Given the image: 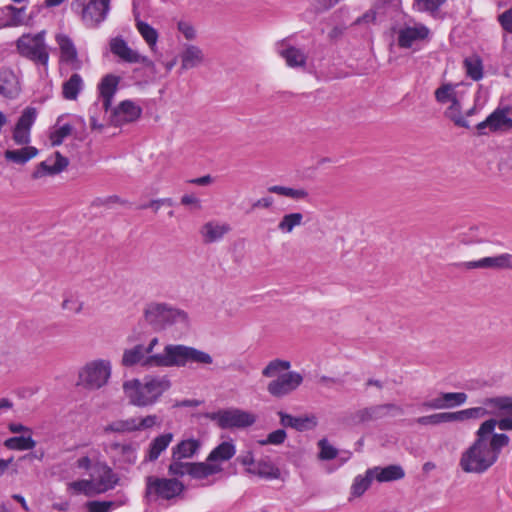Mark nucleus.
Returning a JSON list of instances; mask_svg holds the SVG:
<instances>
[{"instance_id": "obj_1", "label": "nucleus", "mask_w": 512, "mask_h": 512, "mask_svg": "<svg viewBox=\"0 0 512 512\" xmlns=\"http://www.w3.org/2000/svg\"><path fill=\"white\" fill-rule=\"evenodd\" d=\"M496 426L502 431H512V416L499 420L491 417L480 424L475 440L461 454L459 466L464 472L482 474L497 462L510 438L504 433H494Z\"/></svg>"}, {"instance_id": "obj_2", "label": "nucleus", "mask_w": 512, "mask_h": 512, "mask_svg": "<svg viewBox=\"0 0 512 512\" xmlns=\"http://www.w3.org/2000/svg\"><path fill=\"white\" fill-rule=\"evenodd\" d=\"M170 387L171 381L165 375L147 376L143 381L132 379L123 383V391L129 404L136 407L154 405Z\"/></svg>"}, {"instance_id": "obj_3", "label": "nucleus", "mask_w": 512, "mask_h": 512, "mask_svg": "<svg viewBox=\"0 0 512 512\" xmlns=\"http://www.w3.org/2000/svg\"><path fill=\"white\" fill-rule=\"evenodd\" d=\"M290 361L274 359L263 368L262 375L274 378L267 385V392L274 398H284L292 394L303 382V376L296 371H288Z\"/></svg>"}, {"instance_id": "obj_4", "label": "nucleus", "mask_w": 512, "mask_h": 512, "mask_svg": "<svg viewBox=\"0 0 512 512\" xmlns=\"http://www.w3.org/2000/svg\"><path fill=\"white\" fill-rule=\"evenodd\" d=\"M188 362L210 365L213 358L204 351L181 344H168L162 353L150 358V364L157 367H184Z\"/></svg>"}, {"instance_id": "obj_5", "label": "nucleus", "mask_w": 512, "mask_h": 512, "mask_svg": "<svg viewBox=\"0 0 512 512\" xmlns=\"http://www.w3.org/2000/svg\"><path fill=\"white\" fill-rule=\"evenodd\" d=\"M121 78L114 74L105 75L98 84V101L93 103L89 110L90 127L92 130H101L104 127L101 119L111 108L113 98L118 90Z\"/></svg>"}, {"instance_id": "obj_6", "label": "nucleus", "mask_w": 512, "mask_h": 512, "mask_svg": "<svg viewBox=\"0 0 512 512\" xmlns=\"http://www.w3.org/2000/svg\"><path fill=\"white\" fill-rule=\"evenodd\" d=\"M111 372L112 365L109 360H91L79 369L76 385L87 391L99 390L107 385Z\"/></svg>"}, {"instance_id": "obj_7", "label": "nucleus", "mask_w": 512, "mask_h": 512, "mask_svg": "<svg viewBox=\"0 0 512 512\" xmlns=\"http://www.w3.org/2000/svg\"><path fill=\"white\" fill-rule=\"evenodd\" d=\"M185 490L183 482L177 478L147 476L145 478V498L150 502L170 501L180 496Z\"/></svg>"}, {"instance_id": "obj_8", "label": "nucleus", "mask_w": 512, "mask_h": 512, "mask_svg": "<svg viewBox=\"0 0 512 512\" xmlns=\"http://www.w3.org/2000/svg\"><path fill=\"white\" fill-rule=\"evenodd\" d=\"M111 0H72L70 8L88 28L98 27L108 16Z\"/></svg>"}, {"instance_id": "obj_9", "label": "nucleus", "mask_w": 512, "mask_h": 512, "mask_svg": "<svg viewBox=\"0 0 512 512\" xmlns=\"http://www.w3.org/2000/svg\"><path fill=\"white\" fill-rule=\"evenodd\" d=\"M145 320L156 329H164L168 325L187 322V314L166 304L151 303L144 310Z\"/></svg>"}, {"instance_id": "obj_10", "label": "nucleus", "mask_w": 512, "mask_h": 512, "mask_svg": "<svg viewBox=\"0 0 512 512\" xmlns=\"http://www.w3.org/2000/svg\"><path fill=\"white\" fill-rule=\"evenodd\" d=\"M17 50L23 56L43 66L48 65L49 53L45 44V32L25 34L17 40Z\"/></svg>"}, {"instance_id": "obj_11", "label": "nucleus", "mask_w": 512, "mask_h": 512, "mask_svg": "<svg viewBox=\"0 0 512 512\" xmlns=\"http://www.w3.org/2000/svg\"><path fill=\"white\" fill-rule=\"evenodd\" d=\"M465 412L467 421L485 416L512 414V397L507 395L486 397L482 400L481 406L466 408Z\"/></svg>"}, {"instance_id": "obj_12", "label": "nucleus", "mask_w": 512, "mask_h": 512, "mask_svg": "<svg viewBox=\"0 0 512 512\" xmlns=\"http://www.w3.org/2000/svg\"><path fill=\"white\" fill-rule=\"evenodd\" d=\"M210 419L216 421L223 429L246 428L256 422L254 414L238 408L219 410L212 413Z\"/></svg>"}, {"instance_id": "obj_13", "label": "nucleus", "mask_w": 512, "mask_h": 512, "mask_svg": "<svg viewBox=\"0 0 512 512\" xmlns=\"http://www.w3.org/2000/svg\"><path fill=\"white\" fill-rule=\"evenodd\" d=\"M511 107L508 105L497 107L484 121L476 125L478 135L506 132L512 130Z\"/></svg>"}, {"instance_id": "obj_14", "label": "nucleus", "mask_w": 512, "mask_h": 512, "mask_svg": "<svg viewBox=\"0 0 512 512\" xmlns=\"http://www.w3.org/2000/svg\"><path fill=\"white\" fill-rule=\"evenodd\" d=\"M158 344L159 339L157 337H153L149 340L146 346L143 344H137L130 349H126L123 352L122 364L126 367L134 366L136 364H140L146 368L157 367V365L150 364V358L155 356L156 353H153V351Z\"/></svg>"}, {"instance_id": "obj_15", "label": "nucleus", "mask_w": 512, "mask_h": 512, "mask_svg": "<svg viewBox=\"0 0 512 512\" xmlns=\"http://www.w3.org/2000/svg\"><path fill=\"white\" fill-rule=\"evenodd\" d=\"M394 32L397 34L399 47L411 48L414 43L426 39L430 31L424 24L409 19L395 27Z\"/></svg>"}, {"instance_id": "obj_16", "label": "nucleus", "mask_w": 512, "mask_h": 512, "mask_svg": "<svg viewBox=\"0 0 512 512\" xmlns=\"http://www.w3.org/2000/svg\"><path fill=\"white\" fill-rule=\"evenodd\" d=\"M110 51L126 63H141L146 68L154 71L155 64L147 56L139 54L132 49L122 37H115L110 40Z\"/></svg>"}, {"instance_id": "obj_17", "label": "nucleus", "mask_w": 512, "mask_h": 512, "mask_svg": "<svg viewBox=\"0 0 512 512\" xmlns=\"http://www.w3.org/2000/svg\"><path fill=\"white\" fill-rule=\"evenodd\" d=\"M277 54L282 57L290 68H304L306 66V53L290 42V38H284L275 44Z\"/></svg>"}, {"instance_id": "obj_18", "label": "nucleus", "mask_w": 512, "mask_h": 512, "mask_svg": "<svg viewBox=\"0 0 512 512\" xmlns=\"http://www.w3.org/2000/svg\"><path fill=\"white\" fill-rule=\"evenodd\" d=\"M468 395L464 392H440L435 398L426 400L422 407L430 410H444L459 407L467 402Z\"/></svg>"}, {"instance_id": "obj_19", "label": "nucleus", "mask_w": 512, "mask_h": 512, "mask_svg": "<svg viewBox=\"0 0 512 512\" xmlns=\"http://www.w3.org/2000/svg\"><path fill=\"white\" fill-rule=\"evenodd\" d=\"M461 267L471 269H493V270H512V254L502 253L496 256L483 257L478 260L466 261Z\"/></svg>"}, {"instance_id": "obj_20", "label": "nucleus", "mask_w": 512, "mask_h": 512, "mask_svg": "<svg viewBox=\"0 0 512 512\" xmlns=\"http://www.w3.org/2000/svg\"><path fill=\"white\" fill-rule=\"evenodd\" d=\"M56 43L60 50V62L66 64L71 70H80L82 68V61L78 57L77 49L72 39L62 33L55 36Z\"/></svg>"}, {"instance_id": "obj_21", "label": "nucleus", "mask_w": 512, "mask_h": 512, "mask_svg": "<svg viewBox=\"0 0 512 512\" xmlns=\"http://www.w3.org/2000/svg\"><path fill=\"white\" fill-rule=\"evenodd\" d=\"M91 477L96 484V493L98 494L113 489L119 482L118 475L104 463H97L93 466Z\"/></svg>"}, {"instance_id": "obj_22", "label": "nucleus", "mask_w": 512, "mask_h": 512, "mask_svg": "<svg viewBox=\"0 0 512 512\" xmlns=\"http://www.w3.org/2000/svg\"><path fill=\"white\" fill-rule=\"evenodd\" d=\"M141 113L140 106L131 100H124L111 112L110 122L114 126H121L137 120Z\"/></svg>"}, {"instance_id": "obj_23", "label": "nucleus", "mask_w": 512, "mask_h": 512, "mask_svg": "<svg viewBox=\"0 0 512 512\" xmlns=\"http://www.w3.org/2000/svg\"><path fill=\"white\" fill-rule=\"evenodd\" d=\"M231 231V226L226 222L210 220L200 228V235L205 244L221 241Z\"/></svg>"}, {"instance_id": "obj_24", "label": "nucleus", "mask_w": 512, "mask_h": 512, "mask_svg": "<svg viewBox=\"0 0 512 512\" xmlns=\"http://www.w3.org/2000/svg\"><path fill=\"white\" fill-rule=\"evenodd\" d=\"M21 87L18 76L10 68H0V95L7 99H15Z\"/></svg>"}, {"instance_id": "obj_25", "label": "nucleus", "mask_w": 512, "mask_h": 512, "mask_svg": "<svg viewBox=\"0 0 512 512\" xmlns=\"http://www.w3.org/2000/svg\"><path fill=\"white\" fill-rule=\"evenodd\" d=\"M29 18L26 17V7L7 5L0 9V29L4 27H18L26 25Z\"/></svg>"}, {"instance_id": "obj_26", "label": "nucleus", "mask_w": 512, "mask_h": 512, "mask_svg": "<svg viewBox=\"0 0 512 512\" xmlns=\"http://www.w3.org/2000/svg\"><path fill=\"white\" fill-rule=\"evenodd\" d=\"M403 409L392 403L375 405L358 411L357 416L360 421H372L384 418L391 414H402Z\"/></svg>"}, {"instance_id": "obj_27", "label": "nucleus", "mask_w": 512, "mask_h": 512, "mask_svg": "<svg viewBox=\"0 0 512 512\" xmlns=\"http://www.w3.org/2000/svg\"><path fill=\"white\" fill-rule=\"evenodd\" d=\"M69 164L68 158L61 155L60 152H55L54 159L49 158L42 161L33 172V178L38 179L45 175H54L62 172Z\"/></svg>"}, {"instance_id": "obj_28", "label": "nucleus", "mask_w": 512, "mask_h": 512, "mask_svg": "<svg viewBox=\"0 0 512 512\" xmlns=\"http://www.w3.org/2000/svg\"><path fill=\"white\" fill-rule=\"evenodd\" d=\"M280 423L284 427H291L297 431L311 430L317 426V419L315 416H301L294 417L285 412H278Z\"/></svg>"}, {"instance_id": "obj_29", "label": "nucleus", "mask_w": 512, "mask_h": 512, "mask_svg": "<svg viewBox=\"0 0 512 512\" xmlns=\"http://www.w3.org/2000/svg\"><path fill=\"white\" fill-rule=\"evenodd\" d=\"M173 440L172 433H164L155 437L149 444L144 462H154L164 452Z\"/></svg>"}, {"instance_id": "obj_30", "label": "nucleus", "mask_w": 512, "mask_h": 512, "mask_svg": "<svg viewBox=\"0 0 512 512\" xmlns=\"http://www.w3.org/2000/svg\"><path fill=\"white\" fill-rule=\"evenodd\" d=\"M368 474L374 475L378 482H390L404 478L405 471L400 465H388L386 467L370 468Z\"/></svg>"}, {"instance_id": "obj_31", "label": "nucleus", "mask_w": 512, "mask_h": 512, "mask_svg": "<svg viewBox=\"0 0 512 512\" xmlns=\"http://www.w3.org/2000/svg\"><path fill=\"white\" fill-rule=\"evenodd\" d=\"M222 471V465L212 463L207 458L205 462H192L190 477L196 480H204Z\"/></svg>"}, {"instance_id": "obj_32", "label": "nucleus", "mask_w": 512, "mask_h": 512, "mask_svg": "<svg viewBox=\"0 0 512 512\" xmlns=\"http://www.w3.org/2000/svg\"><path fill=\"white\" fill-rule=\"evenodd\" d=\"M201 443L196 439H186L179 442L172 448V458L175 459H190L193 458L199 451Z\"/></svg>"}, {"instance_id": "obj_33", "label": "nucleus", "mask_w": 512, "mask_h": 512, "mask_svg": "<svg viewBox=\"0 0 512 512\" xmlns=\"http://www.w3.org/2000/svg\"><path fill=\"white\" fill-rule=\"evenodd\" d=\"M204 61L203 51L195 45H187L181 54V67L184 70L195 68Z\"/></svg>"}, {"instance_id": "obj_34", "label": "nucleus", "mask_w": 512, "mask_h": 512, "mask_svg": "<svg viewBox=\"0 0 512 512\" xmlns=\"http://www.w3.org/2000/svg\"><path fill=\"white\" fill-rule=\"evenodd\" d=\"M247 472L267 480L277 479L280 476V470L268 459L257 461L253 468H247Z\"/></svg>"}, {"instance_id": "obj_35", "label": "nucleus", "mask_w": 512, "mask_h": 512, "mask_svg": "<svg viewBox=\"0 0 512 512\" xmlns=\"http://www.w3.org/2000/svg\"><path fill=\"white\" fill-rule=\"evenodd\" d=\"M135 27L150 50L155 52L159 38L157 30L138 16L135 17Z\"/></svg>"}, {"instance_id": "obj_36", "label": "nucleus", "mask_w": 512, "mask_h": 512, "mask_svg": "<svg viewBox=\"0 0 512 512\" xmlns=\"http://www.w3.org/2000/svg\"><path fill=\"white\" fill-rule=\"evenodd\" d=\"M236 453V447L232 441H224L216 446L208 455L212 463H219L230 460Z\"/></svg>"}, {"instance_id": "obj_37", "label": "nucleus", "mask_w": 512, "mask_h": 512, "mask_svg": "<svg viewBox=\"0 0 512 512\" xmlns=\"http://www.w3.org/2000/svg\"><path fill=\"white\" fill-rule=\"evenodd\" d=\"M268 192L288 197L295 201H309L310 194L305 188H293L281 185L268 187Z\"/></svg>"}, {"instance_id": "obj_38", "label": "nucleus", "mask_w": 512, "mask_h": 512, "mask_svg": "<svg viewBox=\"0 0 512 512\" xmlns=\"http://www.w3.org/2000/svg\"><path fill=\"white\" fill-rule=\"evenodd\" d=\"M84 88V81L78 73H74L62 84V95L66 100H76Z\"/></svg>"}, {"instance_id": "obj_39", "label": "nucleus", "mask_w": 512, "mask_h": 512, "mask_svg": "<svg viewBox=\"0 0 512 512\" xmlns=\"http://www.w3.org/2000/svg\"><path fill=\"white\" fill-rule=\"evenodd\" d=\"M456 87L457 85L451 83L442 84L435 91V99L438 103L445 104L451 103V110L458 106V99L456 97Z\"/></svg>"}, {"instance_id": "obj_40", "label": "nucleus", "mask_w": 512, "mask_h": 512, "mask_svg": "<svg viewBox=\"0 0 512 512\" xmlns=\"http://www.w3.org/2000/svg\"><path fill=\"white\" fill-rule=\"evenodd\" d=\"M127 501L128 499L125 495L114 501L93 500L86 503V509L88 512H111L113 509L125 505Z\"/></svg>"}, {"instance_id": "obj_41", "label": "nucleus", "mask_w": 512, "mask_h": 512, "mask_svg": "<svg viewBox=\"0 0 512 512\" xmlns=\"http://www.w3.org/2000/svg\"><path fill=\"white\" fill-rule=\"evenodd\" d=\"M38 154V150L33 146H26L18 150H6L5 159L16 164H25Z\"/></svg>"}, {"instance_id": "obj_42", "label": "nucleus", "mask_w": 512, "mask_h": 512, "mask_svg": "<svg viewBox=\"0 0 512 512\" xmlns=\"http://www.w3.org/2000/svg\"><path fill=\"white\" fill-rule=\"evenodd\" d=\"M304 216L300 212L287 213L278 222L277 229L283 234H290L303 224Z\"/></svg>"}, {"instance_id": "obj_43", "label": "nucleus", "mask_w": 512, "mask_h": 512, "mask_svg": "<svg viewBox=\"0 0 512 512\" xmlns=\"http://www.w3.org/2000/svg\"><path fill=\"white\" fill-rule=\"evenodd\" d=\"M118 457V461L127 465L135 464L137 460L136 448L130 444L115 443L111 446Z\"/></svg>"}, {"instance_id": "obj_44", "label": "nucleus", "mask_w": 512, "mask_h": 512, "mask_svg": "<svg viewBox=\"0 0 512 512\" xmlns=\"http://www.w3.org/2000/svg\"><path fill=\"white\" fill-rule=\"evenodd\" d=\"M466 412L465 409L458 410L454 412H440L430 415V425H439L442 423H452V422H466Z\"/></svg>"}, {"instance_id": "obj_45", "label": "nucleus", "mask_w": 512, "mask_h": 512, "mask_svg": "<svg viewBox=\"0 0 512 512\" xmlns=\"http://www.w3.org/2000/svg\"><path fill=\"white\" fill-rule=\"evenodd\" d=\"M105 434L108 433H133L136 431L135 418L118 419L107 424L103 428Z\"/></svg>"}, {"instance_id": "obj_46", "label": "nucleus", "mask_w": 512, "mask_h": 512, "mask_svg": "<svg viewBox=\"0 0 512 512\" xmlns=\"http://www.w3.org/2000/svg\"><path fill=\"white\" fill-rule=\"evenodd\" d=\"M464 68L468 77L474 81L483 78V64L479 56L473 55L465 58Z\"/></svg>"}, {"instance_id": "obj_47", "label": "nucleus", "mask_w": 512, "mask_h": 512, "mask_svg": "<svg viewBox=\"0 0 512 512\" xmlns=\"http://www.w3.org/2000/svg\"><path fill=\"white\" fill-rule=\"evenodd\" d=\"M4 445L10 450H30L36 446V441L29 436H15L5 440Z\"/></svg>"}, {"instance_id": "obj_48", "label": "nucleus", "mask_w": 512, "mask_h": 512, "mask_svg": "<svg viewBox=\"0 0 512 512\" xmlns=\"http://www.w3.org/2000/svg\"><path fill=\"white\" fill-rule=\"evenodd\" d=\"M183 459H175L171 457V463L168 466L169 475L172 478L183 477L191 474L192 462H183Z\"/></svg>"}, {"instance_id": "obj_49", "label": "nucleus", "mask_w": 512, "mask_h": 512, "mask_svg": "<svg viewBox=\"0 0 512 512\" xmlns=\"http://www.w3.org/2000/svg\"><path fill=\"white\" fill-rule=\"evenodd\" d=\"M68 488L77 494H84L86 496L97 494L96 484L92 478L71 482L68 484Z\"/></svg>"}, {"instance_id": "obj_50", "label": "nucleus", "mask_w": 512, "mask_h": 512, "mask_svg": "<svg viewBox=\"0 0 512 512\" xmlns=\"http://www.w3.org/2000/svg\"><path fill=\"white\" fill-rule=\"evenodd\" d=\"M373 479L374 475H369L368 470L364 476L358 475L351 486V493L356 497L361 496L370 487Z\"/></svg>"}, {"instance_id": "obj_51", "label": "nucleus", "mask_w": 512, "mask_h": 512, "mask_svg": "<svg viewBox=\"0 0 512 512\" xmlns=\"http://www.w3.org/2000/svg\"><path fill=\"white\" fill-rule=\"evenodd\" d=\"M446 0H413V8L419 12L435 14Z\"/></svg>"}, {"instance_id": "obj_52", "label": "nucleus", "mask_w": 512, "mask_h": 512, "mask_svg": "<svg viewBox=\"0 0 512 512\" xmlns=\"http://www.w3.org/2000/svg\"><path fill=\"white\" fill-rule=\"evenodd\" d=\"M136 424V431H145L153 428L154 426H160L161 420L156 414L146 415L144 417H134Z\"/></svg>"}, {"instance_id": "obj_53", "label": "nucleus", "mask_w": 512, "mask_h": 512, "mask_svg": "<svg viewBox=\"0 0 512 512\" xmlns=\"http://www.w3.org/2000/svg\"><path fill=\"white\" fill-rule=\"evenodd\" d=\"M36 115H37V112H36L35 108L27 107L22 112V114L16 124V127L30 130L33 123L36 120Z\"/></svg>"}, {"instance_id": "obj_54", "label": "nucleus", "mask_w": 512, "mask_h": 512, "mask_svg": "<svg viewBox=\"0 0 512 512\" xmlns=\"http://www.w3.org/2000/svg\"><path fill=\"white\" fill-rule=\"evenodd\" d=\"M72 132V126L69 124H64L59 127L55 131H53L50 135V140L53 146H58L62 144L64 139L69 136Z\"/></svg>"}, {"instance_id": "obj_55", "label": "nucleus", "mask_w": 512, "mask_h": 512, "mask_svg": "<svg viewBox=\"0 0 512 512\" xmlns=\"http://www.w3.org/2000/svg\"><path fill=\"white\" fill-rule=\"evenodd\" d=\"M318 446L320 448L319 458L322 460L334 459L338 454L337 449L330 445L326 439H321Z\"/></svg>"}, {"instance_id": "obj_56", "label": "nucleus", "mask_w": 512, "mask_h": 512, "mask_svg": "<svg viewBox=\"0 0 512 512\" xmlns=\"http://www.w3.org/2000/svg\"><path fill=\"white\" fill-rule=\"evenodd\" d=\"M287 437L285 430L278 429L268 434L266 439L259 440L258 443L262 446L272 444V445H280L282 444Z\"/></svg>"}, {"instance_id": "obj_57", "label": "nucleus", "mask_w": 512, "mask_h": 512, "mask_svg": "<svg viewBox=\"0 0 512 512\" xmlns=\"http://www.w3.org/2000/svg\"><path fill=\"white\" fill-rule=\"evenodd\" d=\"M445 114L448 118H450L454 122L455 125H457L459 127H465V128L469 127L468 121H466L461 116V105H460L459 101H458V106H456V108H454L453 110H451V105H450L448 107V109L446 110Z\"/></svg>"}, {"instance_id": "obj_58", "label": "nucleus", "mask_w": 512, "mask_h": 512, "mask_svg": "<svg viewBox=\"0 0 512 512\" xmlns=\"http://www.w3.org/2000/svg\"><path fill=\"white\" fill-rule=\"evenodd\" d=\"M180 203L194 210L202 209L201 200L194 194H184L180 199Z\"/></svg>"}, {"instance_id": "obj_59", "label": "nucleus", "mask_w": 512, "mask_h": 512, "mask_svg": "<svg viewBox=\"0 0 512 512\" xmlns=\"http://www.w3.org/2000/svg\"><path fill=\"white\" fill-rule=\"evenodd\" d=\"M13 140L17 145H27L30 142V130L15 126Z\"/></svg>"}, {"instance_id": "obj_60", "label": "nucleus", "mask_w": 512, "mask_h": 512, "mask_svg": "<svg viewBox=\"0 0 512 512\" xmlns=\"http://www.w3.org/2000/svg\"><path fill=\"white\" fill-rule=\"evenodd\" d=\"M498 21L505 31L512 33V8L500 14Z\"/></svg>"}, {"instance_id": "obj_61", "label": "nucleus", "mask_w": 512, "mask_h": 512, "mask_svg": "<svg viewBox=\"0 0 512 512\" xmlns=\"http://www.w3.org/2000/svg\"><path fill=\"white\" fill-rule=\"evenodd\" d=\"M274 204V199L271 196H265L257 199L251 205V210L254 211L256 209H270Z\"/></svg>"}, {"instance_id": "obj_62", "label": "nucleus", "mask_w": 512, "mask_h": 512, "mask_svg": "<svg viewBox=\"0 0 512 512\" xmlns=\"http://www.w3.org/2000/svg\"><path fill=\"white\" fill-rule=\"evenodd\" d=\"M340 0H312V4L318 11H325L336 5Z\"/></svg>"}, {"instance_id": "obj_63", "label": "nucleus", "mask_w": 512, "mask_h": 512, "mask_svg": "<svg viewBox=\"0 0 512 512\" xmlns=\"http://www.w3.org/2000/svg\"><path fill=\"white\" fill-rule=\"evenodd\" d=\"M238 461L246 466L247 468H253L257 461L254 460V456L252 452L248 451L245 455H241L238 457Z\"/></svg>"}, {"instance_id": "obj_64", "label": "nucleus", "mask_w": 512, "mask_h": 512, "mask_svg": "<svg viewBox=\"0 0 512 512\" xmlns=\"http://www.w3.org/2000/svg\"><path fill=\"white\" fill-rule=\"evenodd\" d=\"M62 308L66 310H73L75 313H80L82 310V303H78L72 299H66L62 303Z\"/></svg>"}]
</instances>
